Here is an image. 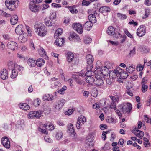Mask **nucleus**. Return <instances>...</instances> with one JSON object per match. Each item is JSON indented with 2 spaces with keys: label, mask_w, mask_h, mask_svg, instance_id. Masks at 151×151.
I'll return each instance as SVG.
<instances>
[{
  "label": "nucleus",
  "mask_w": 151,
  "mask_h": 151,
  "mask_svg": "<svg viewBox=\"0 0 151 151\" xmlns=\"http://www.w3.org/2000/svg\"><path fill=\"white\" fill-rule=\"evenodd\" d=\"M18 0H6L5 4L7 7L10 10H13L19 3Z\"/></svg>",
  "instance_id": "nucleus-3"
},
{
  "label": "nucleus",
  "mask_w": 151,
  "mask_h": 151,
  "mask_svg": "<svg viewBox=\"0 0 151 151\" xmlns=\"http://www.w3.org/2000/svg\"><path fill=\"white\" fill-rule=\"evenodd\" d=\"M93 24L90 21H87L83 25V27L85 28H88L89 27H92Z\"/></svg>",
  "instance_id": "nucleus-39"
},
{
  "label": "nucleus",
  "mask_w": 151,
  "mask_h": 151,
  "mask_svg": "<svg viewBox=\"0 0 151 151\" xmlns=\"http://www.w3.org/2000/svg\"><path fill=\"white\" fill-rule=\"evenodd\" d=\"M110 9L108 7L104 6L100 8L99 11L101 13L108 12L110 11Z\"/></svg>",
  "instance_id": "nucleus-24"
},
{
  "label": "nucleus",
  "mask_w": 151,
  "mask_h": 151,
  "mask_svg": "<svg viewBox=\"0 0 151 151\" xmlns=\"http://www.w3.org/2000/svg\"><path fill=\"white\" fill-rule=\"evenodd\" d=\"M47 33V31L45 29H39L38 34L39 36H45Z\"/></svg>",
  "instance_id": "nucleus-28"
},
{
  "label": "nucleus",
  "mask_w": 151,
  "mask_h": 151,
  "mask_svg": "<svg viewBox=\"0 0 151 151\" xmlns=\"http://www.w3.org/2000/svg\"><path fill=\"white\" fill-rule=\"evenodd\" d=\"M29 6L30 10L33 12H35L39 10L38 6L33 3L30 4Z\"/></svg>",
  "instance_id": "nucleus-13"
},
{
  "label": "nucleus",
  "mask_w": 151,
  "mask_h": 151,
  "mask_svg": "<svg viewBox=\"0 0 151 151\" xmlns=\"http://www.w3.org/2000/svg\"><path fill=\"white\" fill-rule=\"evenodd\" d=\"M114 35V37L117 38H120L122 36L121 34L117 31L115 32V33Z\"/></svg>",
  "instance_id": "nucleus-58"
},
{
  "label": "nucleus",
  "mask_w": 151,
  "mask_h": 151,
  "mask_svg": "<svg viewBox=\"0 0 151 151\" xmlns=\"http://www.w3.org/2000/svg\"><path fill=\"white\" fill-rule=\"evenodd\" d=\"M74 56V55L72 52L68 51L67 53V60L69 63L73 61Z\"/></svg>",
  "instance_id": "nucleus-10"
},
{
  "label": "nucleus",
  "mask_w": 151,
  "mask_h": 151,
  "mask_svg": "<svg viewBox=\"0 0 151 151\" xmlns=\"http://www.w3.org/2000/svg\"><path fill=\"white\" fill-rule=\"evenodd\" d=\"M44 25L40 22H36L34 25L35 28H43Z\"/></svg>",
  "instance_id": "nucleus-30"
},
{
  "label": "nucleus",
  "mask_w": 151,
  "mask_h": 151,
  "mask_svg": "<svg viewBox=\"0 0 151 151\" xmlns=\"http://www.w3.org/2000/svg\"><path fill=\"white\" fill-rule=\"evenodd\" d=\"M148 86L145 85V84H142V90L143 92L144 93L146 92L148 88Z\"/></svg>",
  "instance_id": "nucleus-55"
},
{
  "label": "nucleus",
  "mask_w": 151,
  "mask_h": 151,
  "mask_svg": "<svg viewBox=\"0 0 151 151\" xmlns=\"http://www.w3.org/2000/svg\"><path fill=\"white\" fill-rule=\"evenodd\" d=\"M9 69H13L14 68V67L16 66V65L12 61H9L7 63Z\"/></svg>",
  "instance_id": "nucleus-35"
},
{
  "label": "nucleus",
  "mask_w": 151,
  "mask_h": 151,
  "mask_svg": "<svg viewBox=\"0 0 151 151\" xmlns=\"http://www.w3.org/2000/svg\"><path fill=\"white\" fill-rule=\"evenodd\" d=\"M28 115L30 118H32L34 117L39 118L41 116L40 114L38 111H31L29 113Z\"/></svg>",
  "instance_id": "nucleus-7"
},
{
  "label": "nucleus",
  "mask_w": 151,
  "mask_h": 151,
  "mask_svg": "<svg viewBox=\"0 0 151 151\" xmlns=\"http://www.w3.org/2000/svg\"><path fill=\"white\" fill-rule=\"evenodd\" d=\"M151 42V36H149L145 41V43L147 45H149Z\"/></svg>",
  "instance_id": "nucleus-64"
},
{
  "label": "nucleus",
  "mask_w": 151,
  "mask_h": 151,
  "mask_svg": "<svg viewBox=\"0 0 151 151\" xmlns=\"http://www.w3.org/2000/svg\"><path fill=\"white\" fill-rule=\"evenodd\" d=\"M107 122L109 123L114 124L117 122L116 119L111 117H108L107 119Z\"/></svg>",
  "instance_id": "nucleus-32"
},
{
  "label": "nucleus",
  "mask_w": 151,
  "mask_h": 151,
  "mask_svg": "<svg viewBox=\"0 0 151 151\" xmlns=\"http://www.w3.org/2000/svg\"><path fill=\"white\" fill-rule=\"evenodd\" d=\"M43 99L44 100L46 101H50L53 99L49 95H45L43 97Z\"/></svg>",
  "instance_id": "nucleus-46"
},
{
  "label": "nucleus",
  "mask_w": 151,
  "mask_h": 151,
  "mask_svg": "<svg viewBox=\"0 0 151 151\" xmlns=\"http://www.w3.org/2000/svg\"><path fill=\"white\" fill-rule=\"evenodd\" d=\"M41 101L38 98L35 99L33 102V104L35 106H38L40 104Z\"/></svg>",
  "instance_id": "nucleus-45"
},
{
  "label": "nucleus",
  "mask_w": 151,
  "mask_h": 151,
  "mask_svg": "<svg viewBox=\"0 0 151 151\" xmlns=\"http://www.w3.org/2000/svg\"><path fill=\"white\" fill-rule=\"evenodd\" d=\"M136 48L134 47L131 50L128 55V56L130 57H132L136 54Z\"/></svg>",
  "instance_id": "nucleus-40"
},
{
  "label": "nucleus",
  "mask_w": 151,
  "mask_h": 151,
  "mask_svg": "<svg viewBox=\"0 0 151 151\" xmlns=\"http://www.w3.org/2000/svg\"><path fill=\"white\" fill-rule=\"evenodd\" d=\"M25 29H24V30L22 29H15V32L18 35H21L24 31H26L25 30H24Z\"/></svg>",
  "instance_id": "nucleus-49"
},
{
  "label": "nucleus",
  "mask_w": 151,
  "mask_h": 151,
  "mask_svg": "<svg viewBox=\"0 0 151 151\" xmlns=\"http://www.w3.org/2000/svg\"><path fill=\"white\" fill-rule=\"evenodd\" d=\"M43 127L47 130H52L54 129V127L52 124L50 123H45L43 124Z\"/></svg>",
  "instance_id": "nucleus-12"
},
{
  "label": "nucleus",
  "mask_w": 151,
  "mask_h": 151,
  "mask_svg": "<svg viewBox=\"0 0 151 151\" xmlns=\"http://www.w3.org/2000/svg\"><path fill=\"white\" fill-rule=\"evenodd\" d=\"M88 19L89 21L91 23H95L96 22V19L95 15L93 14H91L88 16Z\"/></svg>",
  "instance_id": "nucleus-22"
},
{
  "label": "nucleus",
  "mask_w": 151,
  "mask_h": 151,
  "mask_svg": "<svg viewBox=\"0 0 151 151\" xmlns=\"http://www.w3.org/2000/svg\"><path fill=\"white\" fill-rule=\"evenodd\" d=\"M1 78L3 80L8 78V71L6 69H3L1 71Z\"/></svg>",
  "instance_id": "nucleus-11"
},
{
  "label": "nucleus",
  "mask_w": 151,
  "mask_h": 151,
  "mask_svg": "<svg viewBox=\"0 0 151 151\" xmlns=\"http://www.w3.org/2000/svg\"><path fill=\"white\" fill-rule=\"evenodd\" d=\"M1 143L5 148L9 149L10 147V141L7 137H3L1 139Z\"/></svg>",
  "instance_id": "nucleus-5"
},
{
  "label": "nucleus",
  "mask_w": 151,
  "mask_h": 151,
  "mask_svg": "<svg viewBox=\"0 0 151 151\" xmlns=\"http://www.w3.org/2000/svg\"><path fill=\"white\" fill-rule=\"evenodd\" d=\"M109 97L111 99L112 102L116 103L118 102L119 100V98L118 97H115L114 96H109Z\"/></svg>",
  "instance_id": "nucleus-47"
},
{
  "label": "nucleus",
  "mask_w": 151,
  "mask_h": 151,
  "mask_svg": "<svg viewBox=\"0 0 151 151\" xmlns=\"http://www.w3.org/2000/svg\"><path fill=\"white\" fill-rule=\"evenodd\" d=\"M73 77L75 79L77 83L79 85H84L85 83L84 81L81 80L78 75H74L73 76Z\"/></svg>",
  "instance_id": "nucleus-9"
},
{
  "label": "nucleus",
  "mask_w": 151,
  "mask_h": 151,
  "mask_svg": "<svg viewBox=\"0 0 151 151\" xmlns=\"http://www.w3.org/2000/svg\"><path fill=\"white\" fill-rule=\"evenodd\" d=\"M66 90V87L65 86H64L61 89L58 90V92L60 94H62L64 93L65 91Z\"/></svg>",
  "instance_id": "nucleus-57"
},
{
  "label": "nucleus",
  "mask_w": 151,
  "mask_h": 151,
  "mask_svg": "<svg viewBox=\"0 0 151 151\" xmlns=\"http://www.w3.org/2000/svg\"><path fill=\"white\" fill-rule=\"evenodd\" d=\"M145 14L144 16H143L142 18L143 19H145L147 18L149 15H150V10L148 8H146L145 9Z\"/></svg>",
  "instance_id": "nucleus-33"
},
{
  "label": "nucleus",
  "mask_w": 151,
  "mask_h": 151,
  "mask_svg": "<svg viewBox=\"0 0 151 151\" xmlns=\"http://www.w3.org/2000/svg\"><path fill=\"white\" fill-rule=\"evenodd\" d=\"M63 135V134L61 132H58L56 135V139L58 140H59L61 139Z\"/></svg>",
  "instance_id": "nucleus-54"
},
{
  "label": "nucleus",
  "mask_w": 151,
  "mask_h": 151,
  "mask_svg": "<svg viewBox=\"0 0 151 151\" xmlns=\"http://www.w3.org/2000/svg\"><path fill=\"white\" fill-rule=\"evenodd\" d=\"M63 33L62 29H57L55 31L54 34V37H58L61 35Z\"/></svg>",
  "instance_id": "nucleus-29"
},
{
  "label": "nucleus",
  "mask_w": 151,
  "mask_h": 151,
  "mask_svg": "<svg viewBox=\"0 0 151 151\" xmlns=\"http://www.w3.org/2000/svg\"><path fill=\"white\" fill-rule=\"evenodd\" d=\"M92 39L89 37L86 36L84 38V42L85 44H89L92 41Z\"/></svg>",
  "instance_id": "nucleus-37"
},
{
  "label": "nucleus",
  "mask_w": 151,
  "mask_h": 151,
  "mask_svg": "<svg viewBox=\"0 0 151 151\" xmlns=\"http://www.w3.org/2000/svg\"><path fill=\"white\" fill-rule=\"evenodd\" d=\"M113 71L115 74H116V76L120 77V74L122 72V70L121 69L120 67H118L116 69H114Z\"/></svg>",
  "instance_id": "nucleus-27"
},
{
  "label": "nucleus",
  "mask_w": 151,
  "mask_h": 151,
  "mask_svg": "<svg viewBox=\"0 0 151 151\" xmlns=\"http://www.w3.org/2000/svg\"><path fill=\"white\" fill-rule=\"evenodd\" d=\"M17 43L14 42H9L7 45L8 48L13 51L14 50L15 48L17 47Z\"/></svg>",
  "instance_id": "nucleus-15"
},
{
  "label": "nucleus",
  "mask_w": 151,
  "mask_h": 151,
  "mask_svg": "<svg viewBox=\"0 0 151 151\" xmlns=\"http://www.w3.org/2000/svg\"><path fill=\"white\" fill-rule=\"evenodd\" d=\"M45 63L44 60L42 58L38 59L36 60V65L38 67H41Z\"/></svg>",
  "instance_id": "nucleus-14"
},
{
  "label": "nucleus",
  "mask_w": 151,
  "mask_h": 151,
  "mask_svg": "<svg viewBox=\"0 0 151 151\" xmlns=\"http://www.w3.org/2000/svg\"><path fill=\"white\" fill-rule=\"evenodd\" d=\"M117 17L121 20H124L127 18V16L125 14H123L120 13H118L117 14Z\"/></svg>",
  "instance_id": "nucleus-42"
},
{
  "label": "nucleus",
  "mask_w": 151,
  "mask_h": 151,
  "mask_svg": "<svg viewBox=\"0 0 151 151\" xmlns=\"http://www.w3.org/2000/svg\"><path fill=\"white\" fill-rule=\"evenodd\" d=\"M19 106L20 109L24 110H28L30 108L29 105L25 103H20L19 105Z\"/></svg>",
  "instance_id": "nucleus-16"
},
{
  "label": "nucleus",
  "mask_w": 151,
  "mask_h": 151,
  "mask_svg": "<svg viewBox=\"0 0 151 151\" xmlns=\"http://www.w3.org/2000/svg\"><path fill=\"white\" fill-rule=\"evenodd\" d=\"M136 69L138 71H140L143 69V67L141 64H138L136 67Z\"/></svg>",
  "instance_id": "nucleus-59"
},
{
  "label": "nucleus",
  "mask_w": 151,
  "mask_h": 151,
  "mask_svg": "<svg viewBox=\"0 0 151 151\" xmlns=\"http://www.w3.org/2000/svg\"><path fill=\"white\" fill-rule=\"evenodd\" d=\"M67 8H68L70 11L73 14H76L78 12V11L75 8L74 6H67Z\"/></svg>",
  "instance_id": "nucleus-25"
},
{
  "label": "nucleus",
  "mask_w": 151,
  "mask_h": 151,
  "mask_svg": "<svg viewBox=\"0 0 151 151\" xmlns=\"http://www.w3.org/2000/svg\"><path fill=\"white\" fill-rule=\"evenodd\" d=\"M68 132L70 138L73 140H76L78 138V135L76 133L74 127L72 124H68Z\"/></svg>",
  "instance_id": "nucleus-1"
},
{
  "label": "nucleus",
  "mask_w": 151,
  "mask_h": 151,
  "mask_svg": "<svg viewBox=\"0 0 151 151\" xmlns=\"http://www.w3.org/2000/svg\"><path fill=\"white\" fill-rule=\"evenodd\" d=\"M69 39L71 41H79L80 40V37L75 33L70 34L69 37Z\"/></svg>",
  "instance_id": "nucleus-6"
},
{
  "label": "nucleus",
  "mask_w": 151,
  "mask_h": 151,
  "mask_svg": "<svg viewBox=\"0 0 151 151\" xmlns=\"http://www.w3.org/2000/svg\"><path fill=\"white\" fill-rule=\"evenodd\" d=\"M109 77L110 78H111L113 79L114 78H115L116 77V74H115L114 72V71H110L109 72Z\"/></svg>",
  "instance_id": "nucleus-52"
},
{
  "label": "nucleus",
  "mask_w": 151,
  "mask_h": 151,
  "mask_svg": "<svg viewBox=\"0 0 151 151\" xmlns=\"http://www.w3.org/2000/svg\"><path fill=\"white\" fill-rule=\"evenodd\" d=\"M86 58L87 60L88 64H92L94 60L93 56L90 54L87 55Z\"/></svg>",
  "instance_id": "nucleus-23"
},
{
  "label": "nucleus",
  "mask_w": 151,
  "mask_h": 151,
  "mask_svg": "<svg viewBox=\"0 0 151 151\" xmlns=\"http://www.w3.org/2000/svg\"><path fill=\"white\" fill-rule=\"evenodd\" d=\"M118 107L124 114L129 113L132 109V104L129 103H124Z\"/></svg>",
  "instance_id": "nucleus-2"
},
{
  "label": "nucleus",
  "mask_w": 151,
  "mask_h": 151,
  "mask_svg": "<svg viewBox=\"0 0 151 151\" xmlns=\"http://www.w3.org/2000/svg\"><path fill=\"white\" fill-rule=\"evenodd\" d=\"M18 17L17 15H14L10 19L11 23L12 25H14L17 22Z\"/></svg>",
  "instance_id": "nucleus-18"
},
{
  "label": "nucleus",
  "mask_w": 151,
  "mask_h": 151,
  "mask_svg": "<svg viewBox=\"0 0 151 151\" xmlns=\"http://www.w3.org/2000/svg\"><path fill=\"white\" fill-rule=\"evenodd\" d=\"M134 131L137 132V133L135 132L134 134L139 138L141 139L142 137L144 135V134L143 132L138 129L136 128Z\"/></svg>",
  "instance_id": "nucleus-20"
},
{
  "label": "nucleus",
  "mask_w": 151,
  "mask_h": 151,
  "mask_svg": "<svg viewBox=\"0 0 151 151\" xmlns=\"http://www.w3.org/2000/svg\"><path fill=\"white\" fill-rule=\"evenodd\" d=\"M101 70L102 74L104 75H106L109 72V68L106 66L102 67Z\"/></svg>",
  "instance_id": "nucleus-26"
},
{
  "label": "nucleus",
  "mask_w": 151,
  "mask_h": 151,
  "mask_svg": "<svg viewBox=\"0 0 151 151\" xmlns=\"http://www.w3.org/2000/svg\"><path fill=\"white\" fill-rule=\"evenodd\" d=\"M103 133L102 134V139H103L104 140H105L106 139V135L105 134H107L109 132V131H106V132L103 131Z\"/></svg>",
  "instance_id": "nucleus-62"
},
{
  "label": "nucleus",
  "mask_w": 151,
  "mask_h": 151,
  "mask_svg": "<svg viewBox=\"0 0 151 151\" xmlns=\"http://www.w3.org/2000/svg\"><path fill=\"white\" fill-rule=\"evenodd\" d=\"M39 52L40 54L42 57L46 55V53L45 52V50L43 48H40Z\"/></svg>",
  "instance_id": "nucleus-50"
},
{
  "label": "nucleus",
  "mask_w": 151,
  "mask_h": 151,
  "mask_svg": "<svg viewBox=\"0 0 151 151\" xmlns=\"http://www.w3.org/2000/svg\"><path fill=\"white\" fill-rule=\"evenodd\" d=\"M44 138L46 142H48L49 143L52 142V140L49 137H48L47 134L45 136Z\"/></svg>",
  "instance_id": "nucleus-60"
},
{
  "label": "nucleus",
  "mask_w": 151,
  "mask_h": 151,
  "mask_svg": "<svg viewBox=\"0 0 151 151\" xmlns=\"http://www.w3.org/2000/svg\"><path fill=\"white\" fill-rule=\"evenodd\" d=\"M125 34L129 37L131 38H133V36L131 35L130 33L126 29L124 30Z\"/></svg>",
  "instance_id": "nucleus-61"
},
{
  "label": "nucleus",
  "mask_w": 151,
  "mask_h": 151,
  "mask_svg": "<svg viewBox=\"0 0 151 151\" xmlns=\"http://www.w3.org/2000/svg\"><path fill=\"white\" fill-rule=\"evenodd\" d=\"M15 68L16 70H18V71H21L23 70L24 68L22 66H20L19 65H16Z\"/></svg>",
  "instance_id": "nucleus-63"
},
{
  "label": "nucleus",
  "mask_w": 151,
  "mask_h": 151,
  "mask_svg": "<svg viewBox=\"0 0 151 151\" xmlns=\"http://www.w3.org/2000/svg\"><path fill=\"white\" fill-rule=\"evenodd\" d=\"M27 35L24 37V36H21L19 37L20 41L21 43H24L27 40Z\"/></svg>",
  "instance_id": "nucleus-44"
},
{
  "label": "nucleus",
  "mask_w": 151,
  "mask_h": 151,
  "mask_svg": "<svg viewBox=\"0 0 151 151\" xmlns=\"http://www.w3.org/2000/svg\"><path fill=\"white\" fill-rule=\"evenodd\" d=\"M146 33L145 29H137V34L139 37H142Z\"/></svg>",
  "instance_id": "nucleus-19"
},
{
  "label": "nucleus",
  "mask_w": 151,
  "mask_h": 151,
  "mask_svg": "<svg viewBox=\"0 0 151 151\" xmlns=\"http://www.w3.org/2000/svg\"><path fill=\"white\" fill-rule=\"evenodd\" d=\"M18 75V72L15 69H12V74L10 77L12 79L15 78Z\"/></svg>",
  "instance_id": "nucleus-31"
},
{
  "label": "nucleus",
  "mask_w": 151,
  "mask_h": 151,
  "mask_svg": "<svg viewBox=\"0 0 151 151\" xmlns=\"http://www.w3.org/2000/svg\"><path fill=\"white\" fill-rule=\"evenodd\" d=\"M78 120L82 123V124H83L86 122V119L84 116H81L80 117H78Z\"/></svg>",
  "instance_id": "nucleus-43"
},
{
  "label": "nucleus",
  "mask_w": 151,
  "mask_h": 151,
  "mask_svg": "<svg viewBox=\"0 0 151 151\" xmlns=\"http://www.w3.org/2000/svg\"><path fill=\"white\" fill-rule=\"evenodd\" d=\"M56 13L54 12H51L50 14L49 18L51 20H52L56 18Z\"/></svg>",
  "instance_id": "nucleus-38"
},
{
  "label": "nucleus",
  "mask_w": 151,
  "mask_h": 151,
  "mask_svg": "<svg viewBox=\"0 0 151 151\" xmlns=\"http://www.w3.org/2000/svg\"><path fill=\"white\" fill-rule=\"evenodd\" d=\"M73 27L75 28H82V26L79 23H76L73 24Z\"/></svg>",
  "instance_id": "nucleus-41"
},
{
  "label": "nucleus",
  "mask_w": 151,
  "mask_h": 151,
  "mask_svg": "<svg viewBox=\"0 0 151 151\" xmlns=\"http://www.w3.org/2000/svg\"><path fill=\"white\" fill-rule=\"evenodd\" d=\"M75 110V109L73 107L70 108L67 111V115H70L72 114Z\"/></svg>",
  "instance_id": "nucleus-51"
},
{
  "label": "nucleus",
  "mask_w": 151,
  "mask_h": 151,
  "mask_svg": "<svg viewBox=\"0 0 151 151\" xmlns=\"http://www.w3.org/2000/svg\"><path fill=\"white\" fill-rule=\"evenodd\" d=\"M128 76V74L126 71H124L122 70V72L121 74H120L119 77L122 79H125Z\"/></svg>",
  "instance_id": "nucleus-34"
},
{
  "label": "nucleus",
  "mask_w": 151,
  "mask_h": 151,
  "mask_svg": "<svg viewBox=\"0 0 151 151\" xmlns=\"http://www.w3.org/2000/svg\"><path fill=\"white\" fill-rule=\"evenodd\" d=\"M115 29H108L107 32L109 35H112L115 33Z\"/></svg>",
  "instance_id": "nucleus-53"
},
{
  "label": "nucleus",
  "mask_w": 151,
  "mask_h": 151,
  "mask_svg": "<svg viewBox=\"0 0 151 151\" xmlns=\"http://www.w3.org/2000/svg\"><path fill=\"white\" fill-rule=\"evenodd\" d=\"M85 81L88 83L92 84L93 83H94L95 80L93 77L91 76H88L86 77Z\"/></svg>",
  "instance_id": "nucleus-17"
},
{
  "label": "nucleus",
  "mask_w": 151,
  "mask_h": 151,
  "mask_svg": "<svg viewBox=\"0 0 151 151\" xmlns=\"http://www.w3.org/2000/svg\"><path fill=\"white\" fill-rule=\"evenodd\" d=\"M126 70L129 73H132L133 71H134L135 68L132 66H130L129 67H126Z\"/></svg>",
  "instance_id": "nucleus-36"
},
{
  "label": "nucleus",
  "mask_w": 151,
  "mask_h": 151,
  "mask_svg": "<svg viewBox=\"0 0 151 151\" xmlns=\"http://www.w3.org/2000/svg\"><path fill=\"white\" fill-rule=\"evenodd\" d=\"M94 83L103 89H105L106 88V86L104 85V81L102 77L99 78H96L94 81Z\"/></svg>",
  "instance_id": "nucleus-4"
},
{
  "label": "nucleus",
  "mask_w": 151,
  "mask_h": 151,
  "mask_svg": "<svg viewBox=\"0 0 151 151\" xmlns=\"http://www.w3.org/2000/svg\"><path fill=\"white\" fill-rule=\"evenodd\" d=\"M90 1H87L85 0H83L82 3V5L83 6H88L90 4Z\"/></svg>",
  "instance_id": "nucleus-56"
},
{
  "label": "nucleus",
  "mask_w": 151,
  "mask_h": 151,
  "mask_svg": "<svg viewBox=\"0 0 151 151\" xmlns=\"http://www.w3.org/2000/svg\"><path fill=\"white\" fill-rule=\"evenodd\" d=\"M27 63L31 67H34L36 65L35 60L32 58H29L28 59Z\"/></svg>",
  "instance_id": "nucleus-21"
},
{
  "label": "nucleus",
  "mask_w": 151,
  "mask_h": 151,
  "mask_svg": "<svg viewBox=\"0 0 151 151\" xmlns=\"http://www.w3.org/2000/svg\"><path fill=\"white\" fill-rule=\"evenodd\" d=\"M65 40L63 38H58L56 39L55 44L59 47H62L64 45Z\"/></svg>",
  "instance_id": "nucleus-8"
},
{
  "label": "nucleus",
  "mask_w": 151,
  "mask_h": 151,
  "mask_svg": "<svg viewBox=\"0 0 151 151\" xmlns=\"http://www.w3.org/2000/svg\"><path fill=\"white\" fill-rule=\"evenodd\" d=\"M46 129H42L40 127H38V131L40 132L41 133L47 135L48 134V132L47 131Z\"/></svg>",
  "instance_id": "nucleus-48"
}]
</instances>
